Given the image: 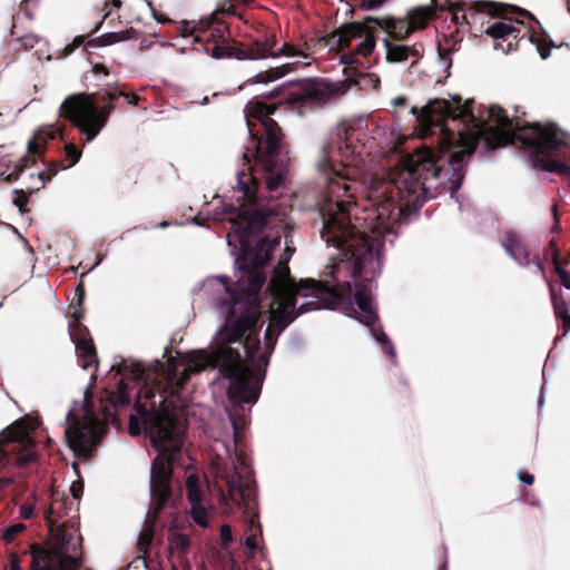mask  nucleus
<instances>
[{
	"mask_svg": "<svg viewBox=\"0 0 570 570\" xmlns=\"http://www.w3.org/2000/svg\"><path fill=\"white\" fill-rule=\"evenodd\" d=\"M75 322L69 324V336L75 344L76 352L80 358V366L87 371L92 365L98 366V360L94 341L86 326L78 323L80 314L73 313Z\"/></svg>",
	"mask_w": 570,
	"mask_h": 570,
	"instance_id": "1a4fd4ad",
	"label": "nucleus"
},
{
	"mask_svg": "<svg viewBox=\"0 0 570 570\" xmlns=\"http://www.w3.org/2000/svg\"><path fill=\"white\" fill-rule=\"evenodd\" d=\"M243 58L249 60L285 58L287 61L248 78L240 88H245L248 85L273 82L291 72L297 71L301 67L309 66L313 61L311 53L292 42L285 41L278 46L274 36H268L264 41H257L244 50Z\"/></svg>",
	"mask_w": 570,
	"mask_h": 570,
	"instance_id": "f03ea898",
	"label": "nucleus"
},
{
	"mask_svg": "<svg viewBox=\"0 0 570 570\" xmlns=\"http://www.w3.org/2000/svg\"><path fill=\"white\" fill-rule=\"evenodd\" d=\"M141 537L145 540V539H148L150 535L149 534H142Z\"/></svg>",
	"mask_w": 570,
	"mask_h": 570,
	"instance_id": "603ef678",
	"label": "nucleus"
},
{
	"mask_svg": "<svg viewBox=\"0 0 570 570\" xmlns=\"http://www.w3.org/2000/svg\"><path fill=\"white\" fill-rule=\"evenodd\" d=\"M71 533L62 532L56 537V543L49 548L30 546L31 570H79L80 560L69 551Z\"/></svg>",
	"mask_w": 570,
	"mask_h": 570,
	"instance_id": "20e7f679",
	"label": "nucleus"
},
{
	"mask_svg": "<svg viewBox=\"0 0 570 570\" xmlns=\"http://www.w3.org/2000/svg\"><path fill=\"white\" fill-rule=\"evenodd\" d=\"M122 96L124 91L108 90L101 96L107 105L98 107L91 95L73 94L62 101L59 115L70 120L86 136L87 141H91L106 126L114 110L112 102Z\"/></svg>",
	"mask_w": 570,
	"mask_h": 570,
	"instance_id": "7ed1b4c3",
	"label": "nucleus"
},
{
	"mask_svg": "<svg viewBox=\"0 0 570 570\" xmlns=\"http://www.w3.org/2000/svg\"><path fill=\"white\" fill-rule=\"evenodd\" d=\"M520 12H521V14H524V16H525V14H529V13H528L527 11H524V10H521Z\"/></svg>",
	"mask_w": 570,
	"mask_h": 570,
	"instance_id": "864d4df0",
	"label": "nucleus"
},
{
	"mask_svg": "<svg viewBox=\"0 0 570 570\" xmlns=\"http://www.w3.org/2000/svg\"><path fill=\"white\" fill-rule=\"evenodd\" d=\"M495 4L485 1H479L473 4V9L475 12H487L489 14H494L497 11L494 10Z\"/></svg>",
	"mask_w": 570,
	"mask_h": 570,
	"instance_id": "b1692460",
	"label": "nucleus"
},
{
	"mask_svg": "<svg viewBox=\"0 0 570 570\" xmlns=\"http://www.w3.org/2000/svg\"><path fill=\"white\" fill-rule=\"evenodd\" d=\"M109 43L120 42L136 38V31L134 29H127L119 32H111L108 35Z\"/></svg>",
	"mask_w": 570,
	"mask_h": 570,
	"instance_id": "6ab92c4d",
	"label": "nucleus"
},
{
	"mask_svg": "<svg viewBox=\"0 0 570 570\" xmlns=\"http://www.w3.org/2000/svg\"><path fill=\"white\" fill-rule=\"evenodd\" d=\"M551 298L556 316L562 320L563 335H567L570 332V315L568 314L567 304L563 301L559 302L552 289Z\"/></svg>",
	"mask_w": 570,
	"mask_h": 570,
	"instance_id": "dca6fc26",
	"label": "nucleus"
},
{
	"mask_svg": "<svg viewBox=\"0 0 570 570\" xmlns=\"http://www.w3.org/2000/svg\"><path fill=\"white\" fill-rule=\"evenodd\" d=\"M52 512V507H50L48 509V511H46V518L48 519V521H50V513Z\"/></svg>",
	"mask_w": 570,
	"mask_h": 570,
	"instance_id": "37998d69",
	"label": "nucleus"
},
{
	"mask_svg": "<svg viewBox=\"0 0 570 570\" xmlns=\"http://www.w3.org/2000/svg\"><path fill=\"white\" fill-rule=\"evenodd\" d=\"M24 529L26 525L23 523H14L4 530L2 538L6 542L10 543L16 539L17 534L22 532Z\"/></svg>",
	"mask_w": 570,
	"mask_h": 570,
	"instance_id": "aec40b11",
	"label": "nucleus"
},
{
	"mask_svg": "<svg viewBox=\"0 0 570 570\" xmlns=\"http://www.w3.org/2000/svg\"><path fill=\"white\" fill-rule=\"evenodd\" d=\"M116 397H117L116 402L119 405H126L129 403L128 387L124 382H120L118 384Z\"/></svg>",
	"mask_w": 570,
	"mask_h": 570,
	"instance_id": "5701e85b",
	"label": "nucleus"
},
{
	"mask_svg": "<svg viewBox=\"0 0 570 570\" xmlns=\"http://www.w3.org/2000/svg\"><path fill=\"white\" fill-rule=\"evenodd\" d=\"M167 225H168V223H167V222H161V223H159L157 226H158V227H166Z\"/></svg>",
	"mask_w": 570,
	"mask_h": 570,
	"instance_id": "49530a36",
	"label": "nucleus"
},
{
	"mask_svg": "<svg viewBox=\"0 0 570 570\" xmlns=\"http://www.w3.org/2000/svg\"><path fill=\"white\" fill-rule=\"evenodd\" d=\"M217 49H218L217 47H214V48H213V57H218V53L216 52V51H217Z\"/></svg>",
	"mask_w": 570,
	"mask_h": 570,
	"instance_id": "a18cd8bd",
	"label": "nucleus"
},
{
	"mask_svg": "<svg viewBox=\"0 0 570 570\" xmlns=\"http://www.w3.org/2000/svg\"><path fill=\"white\" fill-rule=\"evenodd\" d=\"M279 87H276L272 92L271 96H277V91L279 90Z\"/></svg>",
	"mask_w": 570,
	"mask_h": 570,
	"instance_id": "c03bdc74",
	"label": "nucleus"
},
{
	"mask_svg": "<svg viewBox=\"0 0 570 570\" xmlns=\"http://www.w3.org/2000/svg\"><path fill=\"white\" fill-rule=\"evenodd\" d=\"M430 13L429 10L423 8L413 9L409 12V21L411 26L413 27V30H417L420 28H423L429 20Z\"/></svg>",
	"mask_w": 570,
	"mask_h": 570,
	"instance_id": "f3484780",
	"label": "nucleus"
},
{
	"mask_svg": "<svg viewBox=\"0 0 570 570\" xmlns=\"http://www.w3.org/2000/svg\"><path fill=\"white\" fill-rule=\"evenodd\" d=\"M116 367L118 374L128 376L131 380H139L144 373V368L139 363L134 364V368L130 372H128V364L125 360H122L121 363L118 365H112V368Z\"/></svg>",
	"mask_w": 570,
	"mask_h": 570,
	"instance_id": "a211bd4d",
	"label": "nucleus"
},
{
	"mask_svg": "<svg viewBox=\"0 0 570 570\" xmlns=\"http://www.w3.org/2000/svg\"><path fill=\"white\" fill-rule=\"evenodd\" d=\"M9 443H18L20 448H24V453L19 458L20 463L35 460L32 439L24 424L14 423L0 433V464L9 462V450L6 448Z\"/></svg>",
	"mask_w": 570,
	"mask_h": 570,
	"instance_id": "6e6552de",
	"label": "nucleus"
},
{
	"mask_svg": "<svg viewBox=\"0 0 570 570\" xmlns=\"http://www.w3.org/2000/svg\"><path fill=\"white\" fill-rule=\"evenodd\" d=\"M519 480H520V482H522V483H525V484H528V485H531V484L533 483V481H534V478H533V475H532L531 473H529V472H520V473H519Z\"/></svg>",
	"mask_w": 570,
	"mask_h": 570,
	"instance_id": "c756f323",
	"label": "nucleus"
},
{
	"mask_svg": "<svg viewBox=\"0 0 570 570\" xmlns=\"http://www.w3.org/2000/svg\"><path fill=\"white\" fill-rule=\"evenodd\" d=\"M355 4L365 11L381 8L387 0H354Z\"/></svg>",
	"mask_w": 570,
	"mask_h": 570,
	"instance_id": "4be33fe9",
	"label": "nucleus"
},
{
	"mask_svg": "<svg viewBox=\"0 0 570 570\" xmlns=\"http://www.w3.org/2000/svg\"><path fill=\"white\" fill-rule=\"evenodd\" d=\"M219 538L224 546L233 541L232 529L228 524H223L219 530Z\"/></svg>",
	"mask_w": 570,
	"mask_h": 570,
	"instance_id": "a878e982",
	"label": "nucleus"
},
{
	"mask_svg": "<svg viewBox=\"0 0 570 570\" xmlns=\"http://www.w3.org/2000/svg\"><path fill=\"white\" fill-rule=\"evenodd\" d=\"M371 21L375 22L381 29L385 30L395 39H404L411 35L414 30L411 26L409 18L395 19L392 17L386 18H371Z\"/></svg>",
	"mask_w": 570,
	"mask_h": 570,
	"instance_id": "f8f14e48",
	"label": "nucleus"
},
{
	"mask_svg": "<svg viewBox=\"0 0 570 570\" xmlns=\"http://www.w3.org/2000/svg\"><path fill=\"white\" fill-rule=\"evenodd\" d=\"M338 47L348 49L350 53H344L341 61L345 65L358 62V57H367L375 48V37L366 27L358 23H351L343 27L337 32Z\"/></svg>",
	"mask_w": 570,
	"mask_h": 570,
	"instance_id": "39448f33",
	"label": "nucleus"
},
{
	"mask_svg": "<svg viewBox=\"0 0 570 570\" xmlns=\"http://www.w3.org/2000/svg\"><path fill=\"white\" fill-rule=\"evenodd\" d=\"M520 30L515 28L514 26L507 23V22H494L493 24L489 26L485 29V33L490 36L491 38L498 40V39H509L512 37L513 39L518 38V33Z\"/></svg>",
	"mask_w": 570,
	"mask_h": 570,
	"instance_id": "2eb2a0df",
	"label": "nucleus"
},
{
	"mask_svg": "<svg viewBox=\"0 0 570 570\" xmlns=\"http://www.w3.org/2000/svg\"><path fill=\"white\" fill-rule=\"evenodd\" d=\"M541 58L547 59L550 56V50L538 47Z\"/></svg>",
	"mask_w": 570,
	"mask_h": 570,
	"instance_id": "e433bc0d",
	"label": "nucleus"
},
{
	"mask_svg": "<svg viewBox=\"0 0 570 570\" xmlns=\"http://www.w3.org/2000/svg\"><path fill=\"white\" fill-rule=\"evenodd\" d=\"M392 105L395 107H403L406 105V99L403 96H399L392 99Z\"/></svg>",
	"mask_w": 570,
	"mask_h": 570,
	"instance_id": "72a5a7b5",
	"label": "nucleus"
},
{
	"mask_svg": "<svg viewBox=\"0 0 570 570\" xmlns=\"http://www.w3.org/2000/svg\"><path fill=\"white\" fill-rule=\"evenodd\" d=\"M13 204L19 207V209H22L27 204V195L22 191L20 196L13 199Z\"/></svg>",
	"mask_w": 570,
	"mask_h": 570,
	"instance_id": "7c9ffc66",
	"label": "nucleus"
},
{
	"mask_svg": "<svg viewBox=\"0 0 570 570\" xmlns=\"http://www.w3.org/2000/svg\"><path fill=\"white\" fill-rule=\"evenodd\" d=\"M187 499L191 505L190 514L196 524L202 528H207V511L202 504L203 492L200 490L199 476L190 473L186 478Z\"/></svg>",
	"mask_w": 570,
	"mask_h": 570,
	"instance_id": "9d476101",
	"label": "nucleus"
},
{
	"mask_svg": "<svg viewBox=\"0 0 570 570\" xmlns=\"http://www.w3.org/2000/svg\"><path fill=\"white\" fill-rule=\"evenodd\" d=\"M179 37L181 39H189L191 45H196L202 41L199 36H194V28L189 23H185L179 28Z\"/></svg>",
	"mask_w": 570,
	"mask_h": 570,
	"instance_id": "412c9836",
	"label": "nucleus"
},
{
	"mask_svg": "<svg viewBox=\"0 0 570 570\" xmlns=\"http://www.w3.org/2000/svg\"><path fill=\"white\" fill-rule=\"evenodd\" d=\"M384 46L386 48V59L392 62H402L410 56L419 55L415 47L393 43L389 39H384Z\"/></svg>",
	"mask_w": 570,
	"mask_h": 570,
	"instance_id": "ddd939ff",
	"label": "nucleus"
},
{
	"mask_svg": "<svg viewBox=\"0 0 570 570\" xmlns=\"http://www.w3.org/2000/svg\"><path fill=\"white\" fill-rule=\"evenodd\" d=\"M502 246L520 266H528L530 264L529 253L520 235L517 233L507 232L502 240Z\"/></svg>",
	"mask_w": 570,
	"mask_h": 570,
	"instance_id": "9b49d317",
	"label": "nucleus"
},
{
	"mask_svg": "<svg viewBox=\"0 0 570 570\" xmlns=\"http://www.w3.org/2000/svg\"><path fill=\"white\" fill-rule=\"evenodd\" d=\"M333 94L330 83L323 80H308L291 91L285 97V102L291 106H298L299 111L314 109L328 101Z\"/></svg>",
	"mask_w": 570,
	"mask_h": 570,
	"instance_id": "423d86ee",
	"label": "nucleus"
},
{
	"mask_svg": "<svg viewBox=\"0 0 570 570\" xmlns=\"http://www.w3.org/2000/svg\"><path fill=\"white\" fill-rule=\"evenodd\" d=\"M439 570H448V560H446V556L444 557V560L440 567Z\"/></svg>",
	"mask_w": 570,
	"mask_h": 570,
	"instance_id": "ea45409f",
	"label": "nucleus"
},
{
	"mask_svg": "<svg viewBox=\"0 0 570 570\" xmlns=\"http://www.w3.org/2000/svg\"><path fill=\"white\" fill-rule=\"evenodd\" d=\"M229 419L234 430V439L236 440L238 433V422L232 414H229Z\"/></svg>",
	"mask_w": 570,
	"mask_h": 570,
	"instance_id": "c9c22d12",
	"label": "nucleus"
},
{
	"mask_svg": "<svg viewBox=\"0 0 570 570\" xmlns=\"http://www.w3.org/2000/svg\"><path fill=\"white\" fill-rule=\"evenodd\" d=\"M8 559L10 570H23L21 568V559L16 552H9Z\"/></svg>",
	"mask_w": 570,
	"mask_h": 570,
	"instance_id": "cd10ccee",
	"label": "nucleus"
},
{
	"mask_svg": "<svg viewBox=\"0 0 570 570\" xmlns=\"http://www.w3.org/2000/svg\"><path fill=\"white\" fill-rule=\"evenodd\" d=\"M144 1H145V2L147 3V6L151 9V2H150L149 0H144Z\"/></svg>",
	"mask_w": 570,
	"mask_h": 570,
	"instance_id": "3c124183",
	"label": "nucleus"
},
{
	"mask_svg": "<svg viewBox=\"0 0 570 570\" xmlns=\"http://www.w3.org/2000/svg\"><path fill=\"white\" fill-rule=\"evenodd\" d=\"M60 135V130L53 127L40 128L36 131L32 139L28 142V151L30 154H39L41 146L50 139H55Z\"/></svg>",
	"mask_w": 570,
	"mask_h": 570,
	"instance_id": "4468645a",
	"label": "nucleus"
},
{
	"mask_svg": "<svg viewBox=\"0 0 570 570\" xmlns=\"http://www.w3.org/2000/svg\"><path fill=\"white\" fill-rule=\"evenodd\" d=\"M500 45L495 43L494 49H499Z\"/></svg>",
	"mask_w": 570,
	"mask_h": 570,
	"instance_id": "5fc2aeb1",
	"label": "nucleus"
},
{
	"mask_svg": "<svg viewBox=\"0 0 570 570\" xmlns=\"http://www.w3.org/2000/svg\"><path fill=\"white\" fill-rule=\"evenodd\" d=\"M37 41H38V38L36 36H26L22 39L23 46L24 47H30V48H32Z\"/></svg>",
	"mask_w": 570,
	"mask_h": 570,
	"instance_id": "2f4dec72",
	"label": "nucleus"
},
{
	"mask_svg": "<svg viewBox=\"0 0 570 570\" xmlns=\"http://www.w3.org/2000/svg\"><path fill=\"white\" fill-rule=\"evenodd\" d=\"M213 451L215 455L212 458V473L217 482H224L227 488V494L220 492V502L225 504L229 499L245 514L250 532L245 539V546L254 554L257 548V535L262 530L259 523L256 522V489L249 466L246 464L245 458L233 451L230 445L224 441L215 440Z\"/></svg>",
	"mask_w": 570,
	"mask_h": 570,
	"instance_id": "f257e3e1",
	"label": "nucleus"
},
{
	"mask_svg": "<svg viewBox=\"0 0 570 570\" xmlns=\"http://www.w3.org/2000/svg\"><path fill=\"white\" fill-rule=\"evenodd\" d=\"M111 4L116 8V9H119L121 7V1L120 0H111Z\"/></svg>",
	"mask_w": 570,
	"mask_h": 570,
	"instance_id": "a19ab883",
	"label": "nucleus"
},
{
	"mask_svg": "<svg viewBox=\"0 0 570 570\" xmlns=\"http://www.w3.org/2000/svg\"><path fill=\"white\" fill-rule=\"evenodd\" d=\"M65 439L76 454L87 455L95 444V429L76 419L72 410H69L66 414Z\"/></svg>",
	"mask_w": 570,
	"mask_h": 570,
	"instance_id": "0eeeda50",
	"label": "nucleus"
},
{
	"mask_svg": "<svg viewBox=\"0 0 570 570\" xmlns=\"http://www.w3.org/2000/svg\"><path fill=\"white\" fill-rule=\"evenodd\" d=\"M70 490L72 491L73 497H75V498H77V497H78V494H77V492L75 491V487H73V485H72V487H70Z\"/></svg>",
	"mask_w": 570,
	"mask_h": 570,
	"instance_id": "09e8293b",
	"label": "nucleus"
},
{
	"mask_svg": "<svg viewBox=\"0 0 570 570\" xmlns=\"http://www.w3.org/2000/svg\"><path fill=\"white\" fill-rule=\"evenodd\" d=\"M82 296H83V289L81 288V289H80V293H79V303L81 302Z\"/></svg>",
	"mask_w": 570,
	"mask_h": 570,
	"instance_id": "de8ad7c7",
	"label": "nucleus"
},
{
	"mask_svg": "<svg viewBox=\"0 0 570 570\" xmlns=\"http://www.w3.org/2000/svg\"><path fill=\"white\" fill-rule=\"evenodd\" d=\"M128 429H129V433H130L132 436H137V435H139V434H140V421H139V419H138L136 415H134V414H131V415L129 416V426H128Z\"/></svg>",
	"mask_w": 570,
	"mask_h": 570,
	"instance_id": "bb28decb",
	"label": "nucleus"
},
{
	"mask_svg": "<svg viewBox=\"0 0 570 570\" xmlns=\"http://www.w3.org/2000/svg\"><path fill=\"white\" fill-rule=\"evenodd\" d=\"M124 97L127 98V102L129 105H137L138 101H139V97L137 95H135V94L128 95V94L125 92Z\"/></svg>",
	"mask_w": 570,
	"mask_h": 570,
	"instance_id": "f704fd0d",
	"label": "nucleus"
},
{
	"mask_svg": "<svg viewBox=\"0 0 570 570\" xmlns=\"http://www.w3.org/2000/svg\"><path fill=\"white\" fill-rule=\"evenodd\" d=\"M102 261V257H99L97 259V262L94 264V266L91 268H89V271H87L86 273L82 274V276H85L86 274H88L90 271H92L95 267H97Z\"/></svg>",
	"mask_w": 570,
	"mask_h": 570,
	"instance_id": "58836bf2",
	"label": "nucleus"
},
{
	"mask_svg": "<svg viewBox=\"0 0 570 570\" xmlns=\"http://www.w3.org/2000/svg\"><path fill=\"white\" fill-rule=\"evenodd\" d=\"M35 512V508L32 504H21L19 508V515L22 519H30L32 518Z\"/></svg>",
	"mask_w": 570,
	"mask_h": 570,
	"instance_id": "c85d7f7f",
	"label": "nucleus"
},
{
	"mask_svg": "<svg viewBox=\"0 0 570 570\" xmlns=\"http://www.w3.org/2000/svg\"><path fill=\"white\" fill-rule=\"evenodd\" d=\"M66 153H67V156L71 158L70 166H73V165H76L79 161L81 153H80V150L75 145L67 144L66 145Z\"/></svg>",
	"mask_w": 570,
	"mask_h": 570,
	"instance_id": "393cba45",
	"label": "nucleus"
},
{
	"mask_svg": "<svg viewBox=\"0 0 570 570\" xmlns=\"http://www.w3.org/2000/svg\"><path fill=\"white\" fill-rule=\"evenodd\" d=\"M537 269L541 271V264L539 262L535 263Z\"/></svg>",
	"mask_w": 570,
	"mask_h": 570,
	"instance_id": "8fccbe9b",
	"label": "nucleus"
},
{
	"mask_svg": "<svg viewBox=\"0 0 570 570\" xmlns=\"http://www.w3.org/2000/svg\"><path fill=\"white\" fill-rule=\"evenodd\" d=\"M12 478H1L0 479V492L9 488L11 484H13Z\"/></svg>",
	"mask_w": 570,
	"mask_h": 570,
	"instance_id": "473e14b6",
	"label": "nucleus"
},
{
	"mask_svg": "<svg viewBox=\"0 0 570 570\" xmlns=\"http://www.w3.org/2000/svg\"><path fill=\"white\" fill-rule=\"evenodd\" d=\"M537 402H538V405H539L540 407H542V406H543V404H544L543 387H542V389H541V391H540V394H539V396H538V401H537Z\"/></svg>",
	"mask_w": 570,
	"mask_h": 570,
	"instance_id": "4c0bfd02",
	"label": "nucleus"
},
{
	"mask_svg": "<svg viewBox=\"0 0 570 570\" xmlns=\"http://www.w3.org/2000/svg\"><path fill=\"white\" fill-rule=\"evenodd\" d=\"M38 178L41 180V186H43L46 184L45 174L38 173Z\"/></svg>",
	"mask_w": 570,
	"mask_h": 570,
	"instance_id": "79ce46f5",
	"label": "nucleus"
}]
</instances>
